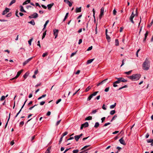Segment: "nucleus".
I'll return each instance as SVG.
<instances>
[{"label": "nucleus", "instance_id": "69168bd1", "mask_svg": "<svg viewBox=\"0 0 153 153\" xmlns=\"http://www.w3.org/2000/svg\"><path fill=\"white\" fill-rule=\"evenodd\" d=\"M111 123H105L103 126H107L110 124Z\"/></svg>", "mask_w": 153, "mask_h": 153}, {"label": "nucleus", "instance_id": "cd10ccee", "mask_svg": "<svg viewBox=\"0 0 153 153\" xmlns=\"http://www.w3.org/2000/svg\"><path fill=\"white\" fill-rule=\"evenodd\" d=\"M46 96V94H43V95H42L41 96L39 97L38 99V100H39L45 97Z\"/></svg>", "mask_w": 153, "mask_h": 153}, {"label": "nucleus", "instance_id": "49530a36", "mask_svg": "<svg viewBox=\"0 0 153 153\" xmlns=\"http://www.w3.org/2000/svg\"><path fill=\"white\" fill-rule=\"evenodd\" d=\"M5 96H2L1 97V99H0V101H2L3 100H4L5 99Z\"/></svg>", "mask_w": 153, "mask_h": 153}, {"label": "nucleus", "instance_id": "bb28decb", "mask_svg": "<svg viewBox=\"0 0 153 153\" xmlns=\"http://www.w3.org/2000/svg\"><path fill=\"white\" fill-rule=\"evenodd\" d=\"M28 75H29V73L27 72L23 75V77L25 79H26Z\"/></svg>", "mask_w": 153, "mask_h": 153}, {"label": "nucleus", "instance_id": "3c124183", "mask_svg": "<svg viewBox=\"0 0 153 153\" xmlns=\"http://www.w3.org/2000/svg\"><path fill=\"white\" fill-rule=\"evenodd\" d=\"M153 23V20H152L151 23H150V24L148 25V27H150L152 25Z\"/></svg>", "mask_w": 153, "mask_h": 153}, {"label": "nucleus", "instance_id": "6e6552de", "mask_svg": "<svg viewBox=\"0 0 153 153\" xmlns=\"http://www.w3.org/2000/svg\"><path fill=\"white\" fill-rule=\"evenodd\" d=\"M23 71V70H21L18 71V72L17 73V75L14 78H13V79H16L20 75V74Z\"/></svg>", "mask_w": 153, "mask_h": 153}, {"label": "nucleus", "instance_id": "9d476101", "mask_svg": "<svg viewBox=\"0 0 153 153\" xmlns=\"http://www.w3.org/2000/svg\"><path fill=\"white\" fill-rule=\"evenodd\" d=\"M119 141L121 144L124 145H126V143H125V142L123 137L120 139L119 140Z\"/></svg>", "mask_w": 153, "mask_h": 153}, {"label": "nucleus", "instance_id": "0eeeda50", "mask_svg": "<svg viewBox=\"0 0 153 153\" xmlns=\"http://www.w3.org/2000/svg\"><path fill=\"white\" fill-rule=\"evenodd\" d=\"M10 9L7 8H6L5 10H4L3 12L2 13V15H4L5 14H7V13L9 11Z\"/></svg>", "mask_w": 153, "mask_h": 153}, {"label": "nucleus", "instance_id": "a19ab883", "mask_svg": "<svg viewBox=\"0 0 153 153\" xmlns=\"http://www.w3.org/2000/svg\"><path fill=\"white\" fill-rule=\"evenodd\" d=\"M16 2V0H12L10 2V4H9V5H12L13 4V3H15Z\"/></svg>", "mask_w": 153, "mask_h": 153}, {"label": "nucleus", "instance_id": "c03bdc74", "mask_svg": "<svg viewBox=\"0 0 153 153\" xmlns=\"http://www.w3.org/2000/svg\"><path fill=\"white\" fill-rule=\"evenodd\" d=\"M98 92V91H95V92H94L93 93L91 94L93 97L94 96H96L97 95V94Z\"/></svg>", "mask_w": 153, "mask_h": 153}, {"label": "nucleus", "instance_id": "423d86ee", "mask_svg": "<svg viewBox=\"0 0 153 153\" xmlns=\"http://www.w3.org/2000/svg\"><path fill=\"white\" fill-rule=\"evenodd\" d=\"M33 58V57H32L31 58H30L28 59H27L25 61L23 64V66L25 65L26 64H27L28 62H29Z\"/></svg>", "mask_w": 153, "mask_h": 153}, {"label": "nucleus", "instance_id": "f8f14e48", "mask_svg": "<svg viewBox=\"0 0 153 153\" xmlns=\"http://www.w3.org/2000/svg\"><path fill=\"white\" fill-rule=\"evenodd\" d=\"M54 5V3H52L50 4H48L47 5V7L49 10H51V8Z\"/></svg>", "mask_w": 153, "mask_h": 153}, {"label": "nucleus", "instance_id": "473e14b6", "mask_svg": "<svg viewBox=\"0 0 153 153\" xmlns=\"http://www.w3.org/2000/svg\"><path fill=\"white\" fill-rule=\"evenodd\" d=\"M99 126V123L98 122H96L95 123L94 127L95 128H97Z\"/></svg>", "mask_w": 153, "mask_h": 153}, {"label": "nucleus", "instance_id": "58836bf2", "mask_svg": "<svg viewBox=\"0 0 153 153\" xmlns=\"http://www.w3.org/2000/svg\"><path fill=\"white\" fill-rule=\"evenodd\" d=\"M90 146V145L85 146H84L82 148L81 150L85 149H86L87 148Z\"/></svg>", "mask_w": 153, "mask_h": 153}, {"label": "nucleus", "instance_id": "c85d7f7f", "mask_svg": "<svg viewBox=\"0 0 153 153\" xmlns=\"http://www.w3.org/2000/svg\"><path fill=\"white\" fill-rule=\"evenodd\" d=\"M93 96L91 94L87 98V101H90L91 99L93 97Z\"/></svg>", "mask_w": 153, "mask_h": 153}, {"label": "nucleus", "instance_id": "338daca9", "mask_svg": "<svg viewBox=\"0 0 153 153\" xmlns=\"http://www.w3.org/2000/svg\"><path fill=\"white\" fill-rule=\"evenodd\" d=\"M50 149H49V148H48L47 149V150H46V152H45V153H50Z\"/></svg>", "mask_w": 153, "mask_h": 153}, {"label": "nucleus", "instance_id": "20e7f679", "mask_svg": "<svg viewBox=\"0 0 153 153\" xmlns=\"http://www.w3.org/2000/svg\"><path fill=\"white\" fill-rule=\"evenodd\" d=\"M104 7H102L100 10V13L99 15V17L101 19L102 16L103 15L104 12Z\"/></svg>", "mask_w": 153, "mask_h": 153}, {"label": "nucleus", "instance_id": "8fccbe9b", "mask_svg": "<svg viewBox=\"0 0 153 153\" xmlns=\"http://www.w3.org/2000/svg\"><path fill=\"white\" fill-rule=\"evenodd\" d=\"M79 152V150L78 149H76L73 151V153H78Z\"/></svg>", "mask_w": 153, "mask_h": 153}, {"label": "nucleus", "instance_id": "4c0bfd02", "mask_svg": "<svg viewBox=\"0 0 153 153\" xmlns=\"http://www.w3.org/2000/svg\"><path fill=\"white\" fill-rule=\"evenodd\" d=\"M46 31H45L43 34V35L42 36V39H44L45 37V36L46 35Z\"/></svg>", "mask_w": 153, "mask_h": 153}, {"label": "nucleus", "instance_id": "79ce46f5", "mask_svg": "<svg viewBox=\"0 0 153 153\" xmlns=\"http://www.w3.org/2000/svg\"><path fill=\"white\" fill-rule=\"evenodd\" d=\"M10 114H9V118H8V119L7 121V123H6V125H5V128H6V127H7V124H8V121H9V119H10Z\"/></svg>", "mask_w": 153, "mask_h": 153}, {"label": "nucleus", "instance_id": "774afa93", "mask_svg": "<svg viewBox=\"0 0 153 153\" xmlns=\"http://www.w3.org/2000/svg\"><path fill=\"white\" fill-rule=\"evenodd\" d=\"M102 108L104 110H106V108L105 107V104H103L102 105Z\"/></svg>", "mask_w": 153, "mask_h": 153}, {"label": "nucleus", "instance_id": "7ed1b4c3", "mask_svg": "<svg viewBox=\"0 0 153 153\" xmlns=\"http://www.w3.org/2000/svg\"><path fill=\"white\" fill-rule=\"evenodd\" d=\"M135 16V15L134 13V12H133L129 17V20L133 24L134 23L133 19Z\"/></svg>", "mask_w": 153, "mask_h": 153}, {"label": "nucleus", "instance_id": "7c9ffc66", "mask_svg": "<svg viewBox=\"0 0 153 153\" xmlns=\"http://www.w3.org/2000/svg\"><path fill=\"white\" fill-rule=\"evenodd\" d=\"M49 22V20H47V21H46L45 23V24L44 25V29H45V27H46L47 24Z\"/></svg>", "mask_w": 153, "mask_h": 153}, {"label": "nucleus", "instance_id": "f257e3e1", "mask_svg": "<svg viewBox=\"0 0 153 153\" xmlns=\"http://www.w3.org/2000/svg\"><path fill=\"white\" fill-rule=\"evenodd\" d=\"M143 69L147 71L149 70L150 67L149 62L148 59L146 58L143 64Z\"/></svg>", "mask_w": 153, "mask_h": 153}, {"label": "nucleus", "instance_id": "13d9d810", "mask_svg": "<svg viewBox=\"0 0 153 153\" xmlns=\"http://www.w3.org/2000/svg\"><path fill=\"white\" fill-rule=\"evenodd\" d=\"M92 46H91L90 47H89L88 49H87V51H90L92 49Z\"/></svg>", "mask_w": 153, "mask_h": 153}, {"label": "nucleus", "instance_id": "2f4dec72", "mask_svg": "<svg viewBox=\"0 0 153 153\" xmlns=\"http://www.w3.org/2000/svg\"><path fill=\"white\" fill-rule=\"evenodd\" d=\"M74 138L76 141H78L80 138L78 135H76L74 136Z\"/></svg>", "mask_w": 153, "mask_h": 153}, {"label": "nucleus", "instance_id": "603ef678", "mask_svg": "<svg viewBox=\"0 0 153 153\" xmlns=\"http://www.w3.org/2000/svg\"><path fill=\"white\" fill-rule=\"evenodd\" d=\"M109 87H107L106 88H105V89L104 91L105 92H107L109 91Z\"/></svg>", "mask_w": 153, "mask_h": 153}, {"label": "nucleus", "instance_id": "a18cd8bd", "mask_svg": "<svg viewBox=\"0 0 153 153\" xmlns=\"http://www.w3.org/2000/svg\"><path fill=\"white\" fill-rule=\"evenodd\" d=\"M63 137H62V136H61V137L59 140V144H61L62 141V139H63Z\"/></svg>", "mask_w": 153, "mask_h": 153}, {"label": "nucleus", "instance_id": "bf43d9fd", "mask_svg": "<svg viewBox=\"0 0 153 153\" xmlns=\"http://www.w3.org/2000/svg\"><path fill=\"white\" fill-rule=\"evenodd\" d=\"M35 137V135H34L31 137V141L32 143H33V140L34 139Z\"/></svg>", "mask_w": 153, "mask_h": 153}, {"label": "nucleus", "instance_id": "ea45409f", "mask_svg": "<svg viewBox=\"0 0 153 153\" xmlns=\"http://www.w3.org/2000/svg\"><path fill=\"white\" fill-rule=\"evenodd\" d=\"M67 3L68 4L69 7H71L72 5V3H71L69 1H67Z\"/></svg>", "mask_w": 153, "mask_h": 153}, {"label": "nucleus", "instance_id": "0e129e2a", "mask_svg": "<svg viewBox=\"0 0 153 153\" xmlns=\"http://www.w3.org/2000/svg\"><path fill=\"white\" fill-rule=\"evenodd\" d=\"M124 29V27H120V32H121L123 31V30Z\"/></svg>", "mask_w": 153, "mask_h": 153}, {"label": "nucleus", "instance_id": "4d7b16f0", "mask_svg": "<svg viewBox=\"0 0 153 153\" xmlns=\"http://www.w3.org/2000/svg\"><path fill=\"white\" fill-rule=\"evenodd\" d=\"M117 114H115L112 118V120H115L117 117Z\"/></svg>", "mask_w": 153, "mask_h": 153}, {"label": "nucleus", "instance_id": "c756f323", "mask_svg": "<svg viewBox=\"0 0 153 153\" xmlns=\"http://www.w3.org/2000/svg\"><path fill=\"white\" fill-rule=\"evenodd\" d=\"M84 125V126L85 127H87L88 126L89 124L87 122H86L84 123L83 124Z\"/></svg>", "mask_w": 153, "mask_h": 153}, {"label": "nucleus", "instance_id": "393cba45", "mask_svg": "<svg viewBox=\"0 0 153 153\" xmlns=\"http://www.w3.org/2000/svg\"><path fill=\"white\" fill-rule=\"evenodd\" d=\"M116 103H115L114 104L111 105L110 106V108L111 109L114 108L116 106Z\"/></svg>", "mask_w": 153, "mask_h": 153}, {"label": "nucleus", "instance_id": "6e6d98bb", "mask_svg": "<svg viewBox=\"0 0 153 153\" xmlns=\"http://www.w3.org/2000/svg\"><path fill=\"white\" fill-rule=\"evenodd\" d=\"M45 103V101H42L40 102V105H44Z\"/></svg>", "mask_w": 153, "mask_h": 153}, {"label": "nucleus", "instance_id": "412c9836", "mask_svg": "<svg viewBox=\"0 0 153 153\" xmlns=\"http://www.w3.org/2000/svg\"><path fill=\"white\" fill-rule=\"evenodd\" d=\"M115 45L116 46H118L119 45V42L117 39L115 40Z\"/></svg>", "mask_w": 153, "mask_h": 153}, {"label": "nucleus", "instance_id": "864d4df0", "mask_svg": "<svg viewBox=\"0 0 153 153\" xmlns=\"http://www.w3.org/2000/svg\"><path fill=\"white\" fill-rule=\"evenodd\" d=\"M117 11L115 9H114L113 11V14L114 15H115L116 14Z\"/></svg>", "mask_w": 153, "mask_h": 153}, {"label": "nucleus", "instance_id": "4468645a", "mask_svg": "<svg viewBox=\"0 0 153 153\" xmlns=\"http://www.w3.org/2000/svg\"><path fill=\"white\" fill-rule=\"evenodd\" d=\"M81 7H76V13H78L81 12Z\"/></svg>", "mask_w": 153, "mask_h": 153}, {"label": "nucleus", "instance_id": "6ab92c4d", "mask_svg": "<svg viewBox=\"0 0 153 153\" xmlns=\"http://www.w3.org/2000/svg\"><path fill=\"white\" fill-rule=\"evenodd\" d=\"M20 10L21 12H25V13L26 12V11L24 10L23 7L21 5L20 6Z\"/></svg>", "mask_w": 153, "mask_h": 153}, {"label": "nucleus", "instance_id": "2eb2a0df", "mask_svg": "<svg viewBox=\"0 0 153 153\" xmlns=\"http://www.w3.org/2000/svg\"><path fill=\"white\" fill-rule=\"evenodd\" d=\"M116 78L117 79V80L114 82L115 83H116V84L119 83L120 82H121L120 78Z\"/></svg>", "mask_w": 153, "mask_h": 153}, {"label": "nucleus", "instance_id": "f704fd0d", "mask_svg": "<svg viewBox=\"0 0 153 153\" xmlns=\"http://www.w3.org/2000/svg\"><path fill=\"white\" fill-rule=\"evenodd\" d=\"M116 112L115 111V110H113L111 111L110 112V114L111 115H113Z\"/></svg>", "mask_w": 153, "mask_h": 153}, {"label": "nucleus", "instance_id": "37998d69", "mask_svg": "<svg viewBox=\"0 0 153 153\" xmlns=\"http://www.w3.org/2000/svg\"><path fill=\"white\" fill-rule=\"evenodd\" d=\"M68 134V132L65 131L64 133H63L61 136H62V137H64V136Z\"/></svg>", "mask_w": 153, "mask_h": 153}, {"label": "nucleus", "instance_id": "c9c22d12", "mask_svg": "<svg viewBox=\"0 0 153 153\" xmlns=\"http://www.w3.org/2000/svg\"><path fill=\"white\" fill-rule=\"evenodd\" d=\"M91 87L90 86H88L85 89V92H87L89 91V90L91 89Z\"/></svg>", "mask_w": 153, "mask_h": 153}, {"label": "nucleus", "instance_id": "f3484780", "mask_svg": "<svg viewBox=\"0 0 153 153\" xmlns=\"http://www.w3.org/2000/svg\"><path fill=\"white\" fill-rule=\"evenodd\" d=\"M30 0H27L25 1L23 3V5H25L27 4L28 3H30Z\"/></svg>", "mask_w": 153, "mask_h": 153}, {"label": "nucleus", "instance_id": "a878e982", "mask_svg": "<svg viewBox=\"0 0 153 153\" xmlns=\"http://www.w3.org/2000/svg\"><path fill=\"white\" fill-rule=\"evenodd\" d=\"M120 79L121 81V82H127V80L125 79L124 78H122V77H120Z\"/></svg>", "mask_w": 153, "mask_h": 153}, {"label": "nucleus", "instance_id": "1a4fd4ad", "mask_svg": "<svg viewBox=\"0 0 153 153\" xmlns=\"http://www.w3.org/2000/svg\"><path fill=\"white\" fill-rule=\"evenodd\" d=\"M108 80V79L107 78L106 79H105L104 80H103V81H102L101 82H100L99 83H98L97 85V86H98L100 85H102L104 83L106 82L107 80Z\"/></svg>", "mask_w": 153, "mask_h": 153}, {"label": "nucleus", "instance_id": "b1692460", "mask_svg": "<svg viewBox=\"0 0 153 153\" xmlns=\"http://www.w3.org/2000/svg\"><path fill=\"white\" fill-rule=\"evenodd\" d=\"M147 142L148 143H151L152 144L153 143V139H150L149 140H147Z\"/></svg>", "mask_w": 153, "mask_h": 153}, {"label": "nucleus", "instance_id": "39448f33", "mask_svg": "<svg viewBox=\"0 0 153 153\" xmlns=\"http://www.w3.org/2000/svg\"><path fill=\"white\" fill-rule=\"evenodd\" d=\"M58 30L57 29H54L53 30V34L55 36V39L56 38L58 34Z\"/></svg>", "mask_w": 153, "mask_h": 153}, {"label": "nucleus", "instance_id": "72a5a7b5", "mask_svg": "<svg viewBox=\"0 0 153 153\" xmlns=\"http://www.w3.org/2000/svg\"><path fill=\"white\" fill-rule=\"evenodd\" d=\"M132 70H130L128 72H124V74H126L127 75H129L132 72Z\"/></svg>", "mask_w": 153, "mask_h": 153}, {"label": "nucleus", "instance_id": "de8ad7c7", "mask_svg": "<svg viewBox=\"0 0 153 153\" xmlns=\"http://www.w3.org/2000/svg\"><path fill=\"white\" fill-rule=\"evenodd\" d=\"M61 120H59L57 121V122H56V126H57L59 124V123H60L61 121Z\"/></svg>", "mask_w": 153, "mask_h": 153}, {"label": "nucleus", "instance_id": "5701e85b", "mask_svg": "<svg viewBox=\"0 0 153 153\" xmlns=\"http://www.w3.org/2000/svg\"><path fill=\"white\" fill-rule=\"evenodd\" d=\"M92 119V117L91 116H88V117H86L85 119V120H91Z\"/></svg>", "mask_w": 153, "mask_h": 153}, {"label": "nucleus", "instance_id": "e2e57ef3", "mask_svg": "<svg viewBox=\"0 0 153 153\" xmlns=\"http://www.w3.org/2000/svg\"><path fill=\"white\" fill-rule=\"evenodd\" d=\"M61 101V99H60L58 100L56 102V104H58Z\"/></svg>", "mask_w": 153, "mask_h": 153}, {"label": "nucleus", "instance_id": "680f3d73", "mask_svg": "<svg viewBox=\"0 0 153 153\" xmlns=\"http://www.w3.org/2000/svg\"><path fill=\"white\" fill-rule=\"evenodd\" d=\"M48 55V53H44L43 54L42 56L43 57H45V56H47Z\"/></svg>", "mask_w": 153, "mask_h": 153}, {"label": "nucleus", "instance_id": "dca6fc26", "mask_svg": "<svg viewBox=\"0 0 153 153\" xmlns=\"http://www.w3.org/2000/svg\"><path fill=\"white\" fill-rule=\"evenodd\" d=\"M94 59H92L88 60L87 61V64H89L91 63L94 60Z\"/></svg>", "mask_w": 153, "mask_h": 153}, {"label": "nucleus", "instance_id": "a211bd4d", "mask_svg": "<svg viewBox=\"0 0 153 153\" xmlns=\"http://www.w3.org/2000/svg\"><path fill=\"white\" fill-rule=\"evenodd\" d=\"M106 39L108 40V42H109L110 41L111 38L108 35H106Z\"/></svg>", "mask_w": 153, "mask_h": 153}, {"label": "nucleus", "instance_id": "5fc2aeb1", "mask_svg": "<svg viewBox=\"0 0 153 153\" xmlns=\"http://www.w3.org/2000/svg\"><path fill=\"white\" fill-rule=\"evenodd\" d=\"M140 49H138L137 51L136 52V56L137 57H138V53L140 51Z\"/></svg>", "mask_w": 153, "mask_h": 153}, {"label": "nucleus", "instance_id": "ddd939ff", "mask_svg": "<svg viewBox=\"0 0 153 153\" xmlns=\"http://www.w3.org/2000/svg\"><path fill=\"white\" fill-rule=\"evenodd\" d=\"M148 31H146V33L145 34V37L144 39H143V42H145L146 41V39L147 38V36L148 34Z\"/></svg>", "mask_w": 153, "mask_h": 153}, {"label": "nucleus", "instance_id": "9b49d317", "mask_svg": "<svg viewBox=\"0 0 153 153\" xmlns=\"http://www.w3.org/2000/svg\"><path fill=\"white\" fill-rule=\"evenodd\" d=\"M33 18H36L38 17V14L36 13H34L33 14L31 15Z\"/></svg>", "mask_w": 153, "mask_h": 153}, {"label": "nucleus", "instance_id": "f03ea898", "mask_svg": "<svg viewBox=\"0 0 153 153\" xmlns=\"http://www.w3.org/2000/svg\"><path fill=\"white\" fill-rule=\"evenodd\" d=\"M140 76L141 75L140 74H135L131 76H128L127 77L132 81H137L140 79Z\"/></svg>", "mask_w": 153, "mask_h": 153}, {"label": "nucleus", "instance_id": "e433bc0d", "mask_svg": "<svg viewBox=\"0 0 153 153\" xmlns=\"http://www.w3.org/2000/svg\"><path fill=\"white\" fill-rule=\"evenodd\" d=\"M33 40V38H31L30 40L28 41V44L30 45H31V42Z\"/></svg>", "mask_w": 153, "mask_h": 153}, {"label": "nucleus", "instance_id": "052dcab7", "mask_svg": "<svg viewBox=\"0 0 153 153\" xmlns=\"http://www.w3.org/2000/svg\"><path fill=\"white\" fill-rule=\"evenodd\" d=\"M82 39H80L79 40L78 44L79 45H80V44H81L82 43Z\"/></svg>", "mask_w": 153, "mask_h": 153}, {"label": "nucleus", "instance_id": "4be33fe9", "mask_svg": "<svg viewBox=\"0 0 153 153\" xmlns=\"http://www.w3.org/2000/svg\"><path fill=\"white\" fill-rule=\"evenodd\" d=\"M28 23H30V24H31L32 25H34L35 24V23L34 21V20L33 19L31 21L28 22Z\"/></svg>", "mask_w": 153, "mask_h": 153}, {"label": "nucleus", "instance_id": "aec40b11", "mask_svg": "<svg viewBox=\"0 0 153 153\" xmlns=\"http://www.w3.org/2000/svg\"><path fill=\"white\" fill-rule=\"evenodd\" d=\"M68 14H69L68 13H66L64 17V18L63 20V22H64L66 20V19L67 18L68 16Z\"/></svg>", "mask_w": 153, "mask_h": 153}, {"label": "nucleus", "instance_id": "09e8293b", "mask_svg": "<svg viewBox=\"0 0 153 153\" xmlns=\"http://www.w3.org/2000/svg\"><path fill=\"white\" fill-rule=\"evenodd\" d=\"M97 110L98 109H95L93 110L92 112V113L93 114H94L96 113L97 112Z\"/></svg>", "mask_w": 153, "mask_h": 153}]
</instances>
